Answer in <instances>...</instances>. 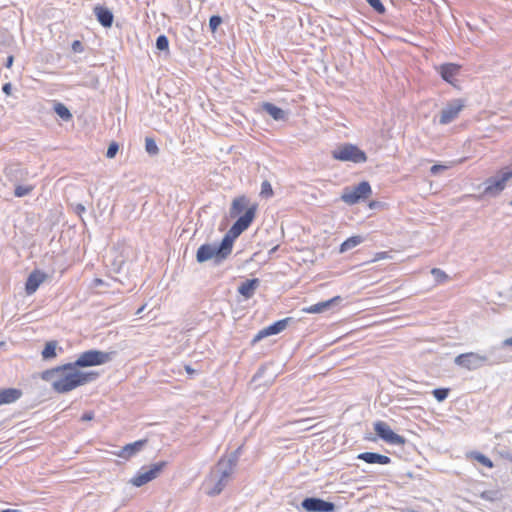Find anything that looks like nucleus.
<instances>
[{
  "label": "nucleus",
  "mask_w": 512,
  "mask_h": 512,
  "mask_svg": "<svg viewBox=\"0 0 512 512\" xmlns=\"http://www.w3.org/2000/svg\"><path fill=\"white\" fill-rule=\"evenodd\" d=\"M257 208V203L250 204L249 198L245 195L236 197L232 201L230 216L235 218L243 211L244 214L238 217L219 244H203L198 248L197 262L204 263L209 260H214L215 264L223 262L232 252L234 239L247 230L253 222Z\"/></svg>",
  "instance_id": "nucleus-1"
},
{
  "label": "nucleus",
  "mask_w": 512,
  "mask_h": 512,
  "mask_svg": "<svg viewBox=\"0 0 512 512\" xmlns=\"http://www.w3.org/2000/svg\"><path fill=\"white\" fill-rule=\"evenodd\" d=\"M97 372H83L73 362L60 365L57 379L52 383V389L59 393H68L80 386L91 383L98 378Z\"/></svg>",
  "instance_id": "nucleus-2"
},
{
  "label": "nucleus",
  "mask_w": 512,
  "mask_h": 512,
  "mask_svg": "<svg viewBox=\"0 0 512 512\" xmlns=\"http://www.w3.org/2000/svg\"><path fill=\"white\" fill-rule=\"evenodd\" d=\"M241 449V446L238 447L235 451L231 452L227 457L223 456L217 462L216 472L218 474V478L213 488H211L208 492L210 496L219 495L227 486L230 477L238 464L241 455Z\"/></svg>",
  "instance_id": "nucleus-3"
},
{
  "label": "nucleus",
  "mask_w": 512,
  "mask_h": 512,
  "mask_svg": "<svg viewBox=\"0 0 512 512\" xmlns=\"http://www.w3.org/2000/svg\"><path fill=\"white\" fill-rule=\"evenodd\" d=\"M512 178V169L509 167L498 171L494 176L483 182L482 196L497 197L506 188L507 182Z\"/></svg>",
  "instance_id": "nucleus-4"
},
{
  "label": "nucleus",
  "mask_w": 512,
  "mask_h": 512,
  "mask_svg": "<svg viewBox=\"0 0 512 512\" xmlns=\"http://www.w3.org/2000/svg\"><path fill=\"white\" fill-rule=\"evenodd\" d=\"M115 355V351L87 350L79 354L73 365H76L78 368L98 366L110 362Z\"/></svg>",
  "instance_id": "nucleus-5"
},
{
  "label": "nucleus",
  "mask_w": 512,
  "mask_h": 512,
  "mask_svg": "<svg viewBox=\"0 0 512 512\" xmlns=\"http://www.w3.org/2000/svg\"><path fill=\"white\" fill-rule=\"evenodd\" d=\"M331 154L333 159L342 162H352L359 164L367 161L366 153L351 143H344L338 146L331 152Z\"/></svg>",
  "instance_id": "nucleus-6"
},
{
  "label": "nucleus",
  "mask_w": 512,
  "mask_h": 512,
  "mask_svg": "<svg viewBox=\"0 0 512 512\" xmlns=\"http://www.w3.org/2000/svg\"><path fill=\"white\" fill-rule=\"evenodd\" d=\"M374 431L376 435L388 444L404 445L406 439L395 433L390 426L384 421H377L374 423Z\"/></svg>",
  "instance_id": "nucleus-7"
},
{
  "label": "nucleus",
  "mask_w": 512,
  "mask_h": 512,
  "mask_svg": "<svg viewBox=\"0 0 512 512\" xmlns=\"http://www.w3.org/2000/svg\"><path fill=\"white\" fill-rule=\"evenodd\" d=\"M371 186L369 182L362 181L357 186H355L352 190H346L342 196L341 199L349 204L353 205L358 203L360 200L367 199L371 194Z\"/></svg>",
  "instance_id": "nucleus-8"
},
{
  "label": "nucleus",
  "mask_w": 512,
  "mask_h": 512,
  "mask_svg": "<svg viewBox=\"0 0 512 512\" xmlns=\"http://www.w3.org/2000/svg\"><path fill=\"white\" fill-rule=\"evenodd\" d=\"M6 181L13 186L28 180L29 172L19 163H10L3 169Z\"/></svg>",
  "instance_id": "nucleus-9"
},
{
  "label": "nucleus",
  "mask_w": 512,
  "mask_h": 512,
  "mask_svg": "<svg viewBox=\"0 0 512 512\" xmlns=\"http://www.w3.org/2000/svg\"><path fill=\"white\" fill-rule=\"evenodd\" d=\"M465 107L463 99H453L441 110L439 123L446 125L454 121Z\"/></svg>",
  "instance_id": "nucleus-10"
},
{
  "label": "nucleus",
  "mask_w": 512,
  "mask_h": 512,
  "mask_svg": "<svg viewBox=\"0 0 512 512\" xmlns=\"http://www.w3.org/2000/svg\"><path fill=\"white\" fill-rule=\"evenodd\" d=\"M301 507L307 512H333L335 504L317 497H307L301 502Z\"/></svg>",
  "instance_id": "nucleus-11"
},
{
  "label": "nucleus",
  "mask_w": 512,
  "mask_h": 512,
  "mask_svg": "<svg viewBox=\"0 0 512 512\" xmlns=\"http://www.w3.org/2000/svg\"><path fill=\"white\" fill-rule=\"evenodd\" d=\"M291 321H292V318L287 317V318L278 320V321L274 322L273 324L259 330L258 333L254 336L252 343L255 344L268 336L277 335V334L281 333L283 330L286 329V327L288 326V324Z\"/></svg>",
  "instance_id": "nucleus-12"
},
{
  "label": "nucleus",
  "mask_w": 512,
  "mask_h": 512,
  "mask_svg": "<svg viewBox=\"0 0 512 512\" xmlns=\"http://www.w3.org/2000/svg\"><path fill=\"white\" fill-rule=\"evenodd\" d=\"M487 360L485 356H481L476 353H465L458 355L454 362L458 366L466 368L468 370H476L480 368L483 363Z\"/></svg>",
  "instance_id": "nucleus-13"
},
{
  "label": "nucleus",
  "mask_w": 512,
  "mask_h": 512,
  "mask_svg": "<svg viewBox=\"0 0 512 512\" xmlns=\"http://www.w3.org/2000/svg\"><path fill=\"white\" fill-rule=\"evenodd\" d=\"M46 278L47 275L40 270H34L31 272L25 283V291L27 295L34 294Z\"/></svg>",
  "instance_id": "nucleus-14"
},
{
  "label": "nucleus",
  "mask_w": 512,
  "mask_h": 512,
  "mask_svg": "<svg viewBox=\"0 0 512 512\" xmlns=\"http://www.w3.org/2000/svg\"><path fill=\"white\" fill-rule=\"evenodd\" d=\"M146 443H147L146 439L138 440L133 443H129V444L125 445L124 447H122L117 453H115V455H117L120 458L128 460L131 457H133L134 455H136L139 451H141Z\"/></svg>",
  "instance_id": "nucleus-15"
},
{
  "label": "nucleus",
  "mask_w": 512,
  "mask_h": 512,
  "mask_svg": "<svg viewBox=\"0 0 512 512\" xmlns=\"http://www.w3.org/2000/svg\"><path fill=\"white\" fill-rule=\"evenodd\" d=\"M261 110L270 115L275 121H286L288 119V111L274 105L270 102H263Z\"/></svg>",
  "instance_id": "nucleus-16"
},
{
  "label": "nucleus",
  "mask_w": 512,
  "mask_h": 512,
  "mask_svg": "<svg viewBox=\"0 0 512 512\" xmlns=\"http://www.w3.org/2000/svg\"><path fill=\"white\" fill-rule=\"evenodd\" d=\"M357 459L364 461L367 464H380L388 465L391 463V458L376 452H363L357 456Z\"/></svg>",
  "instance_id": "nucleus-17"
},
{
  "label": "nucleus",
  "mask_w": 512,
  "mask_h": 512,
  "mask_svg": "<svg viewBox=\"0 0 512 512\" xmlns=\"http://www.w3.org/2000/svg\"><path fill=\"white\" fill-rule=\"evenodd\" d=\"M22 395V390L18 388L0 389V406L14 403L18 401Z\"/></svg>",
  "instance_id": "nucleus-18"
},
{
  "label": "nucleus",
  "mask_w": 512,
  "mask_h": 512,
  "mask_svg": "<svg viewBox=\"0 0 512 512\" xmlns=\"http://www.w3.org/2000/svg\"><path fill=\"white\" fill-rule=\"evenodd\" d=\"M94 14L98 22L105 28H109L113 24L114 16L110 9L103 6H96Z\"/></svg>",
  "instance_id": "nucleus-19"
},
{
  "label": "nucleus",
  "mask_w": 512,
  "mask_h": 512,
  "mask_svg": "<svg viewBox=\"0 0 512 512\" xmlns=\"http://www.w3.org/2000/svg\"><path fill=\"white\" fill-rule=\"evenodd\" d=\"M460 66L454 63H445L439 67V73L442 79L450 84H453L454 78L458 75Z\"/></svg>",
  "instance_id": "nucleus-20"
},
{
  "label": "nucleus",
  "mask_w": 512,
  "mask_h": 512,
  "mask_svg": "<svg viewBox=\"0 0 512 512\" xmlns=\"http://www.w3.org/2000/svg\"><path fill=\"white\" fill-rule=\"evenodd\" d=\"M260 281L258 278L248 279L241 283L238 287V293L241 294L245 299L253 297L256 289L259 287Z\"/></svg>",
  "instance_id": "nucleus-21"
},
{
  "label": "nucleus",
  "mask_w": 512,
  "mask_h": 512,
  "mask_svg": "<svg viewBox=\"0 0 512 512\" xmlns=\"http://www.w3.org/2000/svg\"><path fill=\"white\" fill-rule=\"evenodd\" d=\"M340 301H341V297L335 296L329 300L318 302L314 305H311L310 307L304 309V311L307 313H311V314L322 313L324 311H327L333 305L339 303Z\"/></svg>",
  "instance_id": "nucleus-22"
},
{
  "label": "nucleus",
  "mask_w": 512,
  "mask_h": 512,
  "mask_svg": "<svg viewBox=\"0 0 512 512\" xmlns=\"http://www.w3.org/2000/svg\"><path fill=\"white\" fill-rule=\"evenodd\" d=\"M57 349L60 352L63 351L61 347H58V342L56 340H51L45 343L44 349L41 352V356L44 360H51L57 356Z\"/></svg>",
  "instance_id": "nucleus-23"
},
{
  "label": "nucleus",
  "mask_w": 512,
  "mask_h": 512,
  "mask_svg": "<svg viewBox=\"0 0 512 512\" xmlns=\"http://www.w3.org/2000/svg\"><path fill=\"white\" fill-rule=\"evenodd\" d=\"M167 464L168 463L166 461H160L150 465L148 469L145 468L144 471L146 472L149 480L152 481L155 478H157L160 475V473L164 470V468L167 466Z\"/></svg>",
  "instance_id": "nucleus-24"
},
{
  "label": "nucleus",
  "mask_w": 512,
  "mask_h": 512,
  "mask_svg": "<svg viewBox=\"0 0 512 512\" xmlns=\"http://www.w3.org/2000/svg\"><path fill=\"white\" fill-rule=\"evenodd\" d=\"M167 464L168 463L166 461H160L150 465L148 469L145 468L144 471L146 472L149 480L152 481L155 478H157L160 475V473L164 470V468L167 466Z\"/></svg>",
  "instance_id": "nucleus-25"
},
{
  "label": "nucleus",
  "mask_w": 512,
  "mask_h": 512,
  "mask_svg": "<svg viewBox=\"0 0 512 512\" xmlns=\"http://www.w3.org/2000/svg\"><path fill=\"white\" fill-rule=\"evenodd\" d=\"M167 464L168 463L166 461H160L150 465L148 469L145 468L144 471L146 472L149 480L152 481L155 478H157L160 475V473L164 470V468L167 466Z\"/></svg>",
  "instance_id": "nucleus-26"
},
{
  "label": "nucleus",
  "mask_w": 512,
  "mask_h": 512,
  "mask_svg": "<svg viewBox=\"0 0 512 512\" xmlns=\"http://www.w3.org/2000/svg\"><path fill=\"white\" fill-rule=\"evenodd\" d=\"M363 241L364 238L360 235L349 237L340 245L339 251L340 253L347 252L361 244Z\"/></svg>",
  "instance_id": "nucleus-27"
},
{
  "label": "nucleus",
  "mask_w": 512,
  "mask_h": 512,
  "mask_svg": "<svg viewBox=\"0 0 512 512\" xmlns=\"http://www.w3.org/2000/svg\"><path fill=\"white\" fill-rule=\"evenodd\" d=\"M145 467H142L137 474L130 480V483L135 487H141L148 482H150L146 472L144 471Z\"/></svg>",
  "instance_id": "nucleus-28"
},
{
  "label": "nucleus",
  "mask_w": 512,
  "mask_h": 512,
  "mask_svg": "<svg viewBox=\"0 0 512 512\" xmlns=\"http://www.w3.org/2000/svg\"><path fill=\"white\" fill-rule=\"evenodd\" d=\"M55 113L64 121H69L72 118V114L69 109L62 103H57L54 106Z\"/></svg>",
  "instance_id": "nucleus-29"
},
{
  "label": "nucleus",
  "mask_w": 512,
  "mask_h": 512,
  "mask_svg": "<svg viewBox=\"0 0 512 512\" xmlns=\"http://www.w3.org/2000/svg\"><path fill=\"white\" fill-rule=\"evenodd\" d=\"M60 372V365L51 369H47L41 373V379L47 382L53 383L55 379L58 377V373Z\"/></svg>",
  "instance_id": "nucleus-30"
},
{
  "label": "nucleus",
  "mask_w": 512,
  "mask_h": 512,
  "mask_svg": "<svg viewBox=\"0 0 512 512\" xmlns=\"http://www.w3.org/2000/svg\"><path fill=\"white\" fill-rule=\"evenodd\" d=\"M470 457L487 468H492L494 466L491 459L480 452H471Z\"/></svg>",
  "instance_id": "nucleus-31"
},
{
  "label": "nucleus",
  "mask_w": 512,
  "mask_h": 512,
  "mask_svg": "<svg viewBox=\"0 0 512 512\" xmlns=\"http://www.w3.org/2000/svg\"><path fill=\"white\" fill-rule=\"evenodd\" d=\"M14 187V195L18 198L27 196L34 190L33 185H21V183L14 185Z\"/></svg>",
  "instance_id": "nucleus-32"
},
{
  "label": "nucleus",
  "mask_w": 512,
  "mask_h": 512,
  "mask_svg": "<svg viewBox=\"0 0 512 512\" xmlns=\"http://www.w3.org/2000/svg\"><path fill=\"white\" fill-rule=\"evenodd\" d=\"M145 150L149 155H157L159 153V148L153 138L146 137Z\"/></svg>",
  "instance_id": "nucleus-33"
},
{
  "label": "nucleus",
  "mask_w": 512,
  "mask_h": 512,
  "mask_svg": "<svg viewBox=\"0 0 512 512\" xmlns=\"http://www.w3.org/2000/svg\"><path fill=\"white\" fill-rule=\"evenodd\" d=\"M449 392V388H436L432 391V394L438 402H443L448 397Z\"/></svg>",
  "instance_id": "nucleus-34"
},
{
  "label": "nucleus",
  "mask_w": 512,
  "mask_h": 512,
  "mask_svg": "<svg viewBox=\"0 0 512 512\" xmlns=\"http://www.w3.org/2000/svg\"><path fill=\"white\" fill-rule=\"evenodd\" d=\"M273 189L268 180H264L261 184L260 196L264 198H270L273 196Z\"/></svg>",
  "instance_id": "nucleus-35"
},
{
  "label": "nucleus",
  "mask_w": 512,
  "mask_h": 512,
  "mask_svg": "<svg viewBox=\"0 0 512 512\" xmlns=\"http://www.w3.org/2000/svg\"><path fill=\"white\" fill-rule=\"evenodd\" d=\"M156 48L160 51L168 50L169 40L166 35L161 34L156 39Z\"/></svg>",
  "instance_id": "nucleus-36"
},
{
  "label": "nucleus",
  "mask_w": 512,
  "mask_h": 512,
  "mask_svg": "<svg viewBox=\"0 0 512 512\" xmlns=\"http://www.w3.org/2000/svg\"><path fill=\"white\" fill-rule=\"evenodd\" d=\"M366 2L379 14H384L386 9L381 0H366Z\"/></svg>",
  "instance_id": "nucleus-37"
},
{
  "label": "nucleus",
  "mask_w": 512,
  "mask_h": 512,
  "mask_svg": "<svg viewBox=\"0 0 512 512\" xmlns=\"http://www.w3.org/2000/svg\"><path fill=\"white\" fill-rule=\"evenodd\" d=\"M431 274L434 276L435 280L439 283L444 282L445 280L448 279L447 274L439 268H433L431 270Z\"/></svg>",
  "instance_id": "nucleus-38"
},
{
  "label": "nucleus",
  "mask_w": 512,
  "mask_h": 512,
  "mask_svg": "<svg viewBox=\"0 0 512 512\" xmlns=\"http://www.w3.org/2000/svg\"><path fill=\"white\" fill-rule=\"evenodd\" d=\"M222 18L219 15H212L209 19V27L212 32H215L217 28L221 25Z\"/></svg>",
  "instance_id": "nucleus-39"
},
{
  "label": "nucleus",
  "mask_w": 512,
  "mask_h": 512,
  "mask_svg": "<svg viewBox=\"0 0 512 512\" xmlns=\"http://www.w3.org/2000/svg\"><path fill=\"white\" fill-rule=\"evenodd\" d=\"M119 150V145L116 142H112L107 149L106 157L107 158H114Z\"/></svg>",
  "instance_id": "nucleus-40"
},
{
  "label": "nucleus",
  "mask_w": 512,
  "mask_h": 512,
  "mask_svg": "<svg viewBox=\"0 0 512 512\" xmlns=\"http://www.w3.org/2000/svg\"><path fill=\"white\" fill-rule=\"evenodd\" d=\"M447 167L444 166V165H440V164H436V165H433L431 168H430V173L432 175H437L439 174L441 171H444Z\"/></svg>",
  "instance_id": "nucleus-41"
},
{
  "label": "nucleus",
  "mask_w": 512,
  "mask_h": 512,
  "mask_svg": "<svg viewBox=\"0 0 512 512\" xmlns=\"http://www.w3.org/2000/svg\"><path fill=\"white\" fill-rule=\"evenodd\" d=\"M72 50L77 53L83 52V50H84L83 44L79 40L73 41Z\"/></svg>",
  "instance_id": "nucleus-42"
},
{
  "label": "nucleus",
  "mask_w": 512,
  "mask_h": 512,
  "mask_svg": "<svg viewBox=\"0 0 512 512\" xmlns=\"http://www.w3.org/2000/svg\"><path fill=\"white\" fill-rule=\"evenodd\" d=\"M93 419H94V412H92V411L85 412L81 416V421H91Z\"/></svg>",
  "instance_id": "nucleus-43"
},
{
  "label": "nucleus",
  "mask_w": 512,
  "mask_h": 512,
  "mask_svg": "<svg viewBox=\"0 0 512 512\" xmlns=\"http://www.w3.org/2000/svg\"><path fill=\"white\" fill-rule=\"evenodd\" d=\"M74 210H75V212H76L79 216H81V214H82V213H84V212L86 211V208H85V206H84L83 204L78 203V204H76V206H75V209H74Z\"/></svg>",
  "instance_id": "nucleus-44"
},
{
  "label": "nucleus",
  "mask_w": 512,
  "mask_h": 512,
  "mask_svg": "<svg viewBox=\"0 0 512 512\" xmlns=\"http://www.w3.org/2000/svg\"><path fill=\"white\" fill-rule=\"evenodd\" d=\"M11 90H12V84L11 83H5L2 87V91L6 94V95H10L11 94Z\"/></svg>",
  "instance_id": "nucleus-45"
},
{
  "label": "nucleus",
  "mask_w": 512,
  "mask_h": 512,
  "mask_svg": "<svg viewBox=\"0 0 512 512\" xmlns=\"http://www.w3.org/2000/svg\"><path fill=\"white\" fill-rule=\"evenodd\" d=\"M13 62H14V56L13 55H9L6 59V62H5V67L6 68H11L12 65H13Z\"/></svg>",
  "instance_id": "nucleus-46"
},
{
  "label": "nucleus",
  "mask_w": 512,
  "mask_h": 512,
  "mask_svg": "<svg viewBox=\"0 0 512 512\" xmlns=\"http://www.w3.org/2000/svg\"><path fill=\"white\" fill-rule=\"evenodd\" d=\"M387 256V252H379L375 255L373 261H378L380 259H384Z\"/></svg>",
  "instance_id": "nucleus-47"
},
{
  "label": "nucleus",
  "mask_w": 512,
  "mask_h": 512,
  "mask_svg": "<svg viewBox=\"0 0 512 512\" xmlns=\"http://www.w3.org/2000/svg\"><path fill=\"white\" fill-rule=\"evenodd\" d=\"M503 346H512V336L503 341Z\"/></svg>",
  "instance_id": "nucleus-48"
},
{
  "label": "nucleus",
  "mask_w": 512,
  "mask_h": 512,
  "mask_svg": "<svg viewBox=\"0 0 512 512\" xmlns=\"http://www.w3.org/2000/svg\"><path fill=\"white\" fill-rule=\"evenodd\" d=\"M185 370L188 374H193L195 372V370L192 369L189 365L185 366Z\"/></svg>",
  "instance_id": "nucleus-49"
},
{
  "label": "nucleus",
  "mask_w": 512,
  "mask_h": 512,
  "mask_svg": "<svg viewBox=\"0 0 512 512\" xmlns=\"http://www.w3.org/2000/svg\"><path fill=\"white\" fill-rule=\"evenodd\" d=\"M0 512H20V511L16 510V509H4V510H1Z\"/></svg>",
  "instance_id": "nucleus-50"
},
{
  "label": "nucleus",
  "mask_w": 512,
  "mask_h": 512,
  "mask_svg": "<svg viewBox=\"0 0 512 512\" xmlns=\"http://www.w3.org/2000/svg\"><path fill=\"white\" fill-rule=\"evenodd\" d=\"M97 85H98V79H95V80L93 81L92 86H93L94 88H96V87H97Z\"/></svg>",
  "instance_id": "nucleus-51"
},
{
  "label": "nucleus",
  "mask_w": 512,
  "mask_h": 512,
  "mask_svg": "<svg viewBox=\"0 0 512 512\" xmlns=\"http://www.w3.org/2000/svg\"><path fill=\"white\" fill-rule=\"evenodd\" d=\"M144 310V306H142L141 308H139L136 312L137 315H139L140 313H142V311Z\"/></svg>",
  "instance_id": "nucleus-52"
},
{
  "label": "nucleus",
  "mask_w": 512,
  "mask_h": 512,
  "mask_svg": "<svg viewBox=\"0 0 512 512\" xmlns=\"http://www.w3.org/2000/svg\"><path fill=\"white\" fill-rule=\"evenodd\" d=\"M277 250V246L272 248L270 251H269V254H272V253H275V251Z\"/></svg>",
  "instance_id": "nucleus-53"
},
{
  "label": "nucleus",
  "mask_w": 512,
  "mask_h": 512,
  "mask_svg": "<svg viewBox=\"0 0 512 512\" xmlns=\"http://www.w3.org/2000/svg\"><path fill=\"white\" fill-rule=\"evenodd\" d=\"M406 512H418V511L408 509V510H406Z\"/></svg>",
  "instance_id": "nucleus-54"
},
{
  "label": "nucleus",
  "mask_w": 512,
  "mask_h": 512,
  "mask_svg": "<svg viewBox=\"0 0 512 512\" xmlns=\"http://www.w3.org/2000/svg\"><path fill=\"white\" fill-rule=\"evenodd\" d=\"M510 205L512 206V201L510 202Z\"/></svg>",
  "instance_id": "nucleus-55"
}]
</instances>
